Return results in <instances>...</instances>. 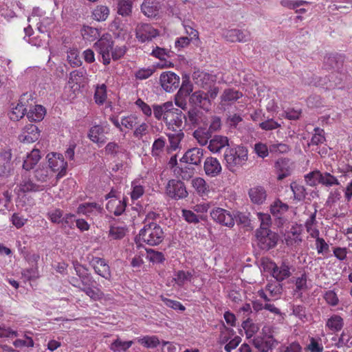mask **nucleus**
<instances>
[{
    "label": "nucleus",
    "instance_id": "obj_21",
    "mask_svg": "<svg viewBox=\"0 0 352 352\" xmlns=\"http://www.w3.org/2000/svg\"><path fill=\"white\" fill-rule=\"evenodd\" d=\"M248 195L251 201L257 205L263 204L267 198L265 190L262 186H254L249 190Z\"/></svg>",
    "mask_w": 352,
    "mask_h": 352
},
{
    "label": "nucleus",
    "instance_id": "obj_31",
    "mask_svg": "<svg viewBox=\"0 0 352 352\" xmlns=\"http://www.w3.org/2000/svg\"><path fill=\"white\" fill-rule=\"evenodd\" d=\"M94 210L100 212L102 210V208L95 202L83 203L77 208V212L78 214L89 215Z\"/></svg>",
    "mask_w": 352,
    "mask_h": 352
},
{
    "label": "nucleus",
    "instance_id": "obj_64",
    "mask_svg": "<svg viewBox=\"0 0 352 352\" xmlns=\"http://www.w3.org/2000/svg\"><path fill=\"white\" fill-rule=\"evenodd\" d=\"M192 91V85L188 80H184L181 87L179 88L177 94L182 97L187 98L190 96V93Z\"/></svg>",
    "mask_w": 352,
    "mask_h": 352
},
{
    "label": "nucleus",
    "instance_id": "obj_40",
    "mask_svg": "<svg viewBox=\"0 0 352 352\" xmlns=\"http://www.w3.org/2000/svg\"><path fill=\"white\" fill-rule=\"evenodd\" d=\"M288 208L287 204L280 200H276L271 205L270 211L274 216L280 217L288 210Z\"/></svg>",
    "mask_w": 352,
    "mask_h": 352
},
{
    "label": "nucleus",
    "instance_id": "obj_20",
    "mask_svg": "<svg viewBox=\"0 0 352 352\" xmlns=\"http://www.w3.org/2000/svg\"><path fill=\"white\" fill-rule=\"evenodd\" d=\"M126 199L123 198L122 200L120 199H112L109 200L107 205V209L114 214L116 216L121 215L126 210Z\"/></svg>",
    "mask_w": 352,
    "mask_h": 352
},
{
    "label": "nucleus",
    "instance_id": "obj_10",
    "mask_svg": "<svg viewBox=\"0 0 352 352\" xmlns=\"http://www.w3.org/2000/svg\"><path fill=\"white\" fill-rule=\"evenodd\" d=\"M136 38L142 43L152 40L158 36V30L148 23L138 24L135 28Z\"/></svg>",
    "mask_w": 352,
    "mask_h": 352
},
{
    "label": "nucleus",
    "instance_id": "obj_18",
    "mask_svg": "<svg viewBox=\"0 0 352 352\" xmlns=\"http://www.w3.org/2000/svg\"><path fill=\"white\" fill-rule=\"evenodd\" d=\"M160 9V3L156 0H144L141 5L142 13L150 18H154L157 16Z\"/></svg>",
    "mask_w": 352,
    "mask_h": 352
},
{
    "label": "nucleus",
    "instance_id": "obj_32",
    "mask_svg": "<svg viewBox=\"0 0 352 352\" xmlns=\"http://www.w3.org/2000/svg\"><path fill=\"white\" fill-rule=\"evenodd\" d=\"M133 342L130 341H122L120 338H117L110 345V349L113 352H125L129 349Z\"/></svg>",
    "mask_w": 352,
    "mask_h": 352
},
{
    "label": "nucleus",
    "instance_id": "obj_12",
    "mask_svg": "<svg viewBox=\"0 0 352 352\" xmlns=\"http://www.w3.org/2000/svg\"><path fill=\"white\" fill-rule=\"evenodd\" d=\"M162 88L167 92H172L179 87V77L172 72H163L160 78Z\"/></svg>",
    "mask_w": 352,
    "mask_h": 352
},
{
    "label": "nucleus",
    "instance_id": "obj_2",
    "mask_svg": "<svg viewBox=\"0 0 352 352\" xmlns=\"http://www.w3.org/2000/svg\"><path fill=\"white\" fill-rule=\"evenodd\" d=\"M224 160L228 168L233 170L236 166L243 164L248 160V151L244 147L227 148L224 153Z\"/></svg>",
    "mask_w": 352,
    "mask_h": 352
},
{
    "label": "nucleus",
    "instance_id": "obj_19",
    "mask_svg": "<svg viewBox=\"0 0 352 352\" xmlns=\"http://www.w3.org/2000/svg\"><path fill=\"white\" fill-rule=\"evenodd\" d=\"M276 340L272 337L257 336L253 339V344L260 352H268L272 349Z\"/></svg>",
    "mask_w": 352,
    "mask_h": 352
},
{
    "label": "nucleus",
    "instance_id": "obj_62",
    "mask_svg": "<svg viewBox=\"0 0 352 352\" xmlns=\"http://www.w3.org/2000/svg\"><path fill=\"white\" fill-rule=\"evenodd\" d=\"M20 190L23 192L38 190V186L30 179H24L20 184Z\"/></svg>",
    "mask_w": 352,
    "mask_h": 352
},
{
    "label": "nucleus",
    "instance_id": "obj_9",
    "mask_svg": "<svg viewBox=\"0 0 352 352\" xmlns=\"http://www.w3.org/2000/svg\"><path fill=\"white\" fill-rule=\"evenodd\" d=\"M282 286L277 283H269L264 289H260L257 292L258 296L265 302H270L278 299L282 294Z\"/></svg>",
    "mask_w": 352,
    "mask_h": 352
},
{
    "label": "nucleus",
    "instance_id": "obj_58",
    "mask_svg": "<svg viewBox=\"0 0 352 352\" xmlns=\"http://www.w3.org/2000/svg\"><path fill=\"white\" fill-rule=\"evenodd\" d=\"M67 60L73 67H79L82 64V61L78 56V52L76 50H72L68 52Z\"/></svg>",
    "mask_w": 352,
    "mask_h": 352
},
{
    "label": "nucleus",
    "instance_id": "obj_14",
    "mask_svg": "<svg viewBox=\"0 0 352 352\" xmlns=\"http://www.w3.org/2000/svg\"><path fill=\"white\" fill-rule=\"evenodd\" d=\"M40 137V131L38 128L33 124H27L19 136V140L23 143H32L38 140Z\"/></svg>",
    "mask_w": 352,
    "mask_h": 352
},
{
    "label": "nucleus",
    "instance_id": "obj_42",
    "mask_svg": "<svg viewBox=\"0 0 352 352\" xmlns=\"http://www.w3.org/2000/svg\"><path fill=\"white\" fill-rule=\"evenodd\" d=\"M107 99V87L104 84L97 85L94 94V100L96 104H102Z\"/></svg>",
    "mask_w": 352,
    "mask_h": 352
},
{
    "label": "nucleus",
    "instance_id": "obj_47",
    "mask_svg": "<svg viewBox=\"0 0 352 352\" xmlns=\"http://www.w3.org/2000/svg\"><path fill=\"white\" fill-rule=\"evenodd\" d=\"M12 150L3 148L0 151V163L13 168Z\"/></svg>",
    "mask_w": 352,
    "mask_h": 352
},
{
    "label": "nucleus",
    "instance_id": "obj_37",
    "mask_svg": "<svg viewBox=\"0 0 352 352\" xmlns=\"http://www.w3.org/2000/svg\"><path fill=\"white\" fill-rule=\"evenodd\" d=\"M80 290L94 301L100 300L104 297V293L95 285L94 287H82Z\"/></svg>",
    "mask_w": 352,
    "mask_h": 352
},
{
    "label": "nucleus",
    "instance_id": "obj_39",
    "mask_svg": "<svg viewBox=\"0 0 352 352\" xmlns=\"http://www.w3.org/2000/svg\"><path fill=\"white\" fill-rule=\"evenodd\" d=\"M81 34L84 39L89 41H93L100 36L99 30L90 26H83L81 30Z\"/></svg>",
    "mask_w": 352,
    "mask_h": 352
},
{
    "label": "nucleus",
    "instance_id": "obj_17",
    "mask_svg": "<svg viewBox=\"0 0 352 352\" xmlns=\"http://www.w3.org/2000/svg\"><path fill=\"white\" fill-rule=\"evenodd\" d=\"M95 272L107 280L111 277L110 267L104 258L96 257L91 261Z\"/></svg>",
    "mask_w": 352,
    "mask_h": 352
},
{
    "label": "nucleus",
    "instance_id": "obj_25",
    "mask_svg": "<svg viewBox=\"0 0 352 352\" xmlns=\"http://www.w3.org/2000/svg\"><path fill=\"white\" fill-rule=\"evenodd\" d=\"M46 113V110L42 105H34L27 112V117L30 122H40L41 121Z\"/></svg>",
    "mask_w": 352,
    "mask_h": 352
},
{
    "label": "nucleus",
    "instance_id": "obj_52",
    "mask_svg": "<svg viewBox=\"0 0 352 352\" xmlns=\"http://www.w3.org/2000/svg\"><path fill=\"white\" fill-rule=\"evenodd\" d=\"M51 171L48 167L39 166L34 172V177L37 181L44 182L49 178Z\"/></svg>",
    "mask_w": 352,
    "mask_h": 352
},
{
    "label": "nucleus",
    "instance_id": "obj_33",
    "mask_svg": "<svg viewBox=\"0 0 352 352\" xmlns=\"http://www.w3.org/2000/svg\"><path fill=\"white\" fill-rule=\"evenodd\" d=\"M319 184L327 187L339 186L340 184L338 178L328 172L321 173Z\"/></svg>",
    "mask_w": 352,
    "mask_h": 352
},
{
    "label": "nucleus",
    "instance_id": "obj_54",
    "mask_svg": "<svg viewBox=\"0 0 352 352\" xmlns=\"http://www.w3.org/2000/svg\"><path fill=\"white\" fill-rule=\"evenodd\" d=\"M290 150L289 146L284 143L276 142L270 145V152L276 154H283Z\"/></svg>",
    "mask_w": 352,
    "mask_h": 352
},
{
    "label": "nucleus",
    "instance_id": "obj_30",
    "mask_svg": "<svg viewBox=\"0 0 352 352\" xmlns=\"http://www.w3.org/2000/svg\"><path fill=\"white\" fill-rule=\"evenodd\" d=\"M194 170V168L190 166V165L185 164L184 166L175 167L173 171L177 177H181L184 180H188L192 177Z\"/></svg>",
    "mask_w": 352,
    "mask_h": 352
},
{
    "label": "nucleus",
    "instance_id": "obj_57",
    "mask_svg": "<svg viewBox=\"0 0 352 352\" xmlns=\"http://www.w3.org/2000/svg\"><path fill=\"white\" fill-rule=\"evenodd\" d=\"M321 172L319 170H314L305 176L307 184L311 186H316L319 184Z\"/></svg>",
    "mask_w": 352,
    "mask_h": 352
},
{
    "label": "nucleus",
    "instance_id": "obj_1",
    "mask_svg": "<svg viewBox=\"0 0 352 352\" xmlns=\"http://www.w3.org/2000/svg\"><path fill=\"white\" fill-rule=\"evenodd\" d=\"M164 237L165 234L161 226L155 222H151L144 225L135 239L137 242L155 246L160 244Z\"/></svg>",
    "mask_w": 352,
    "mask_h": 352
},
{
    "label": "nucleus",
    "instance_id": "obj_6",
    "mask_svg": "<svg viewBox=\"0 0 352 352\" xmlns=\"http://www.w3.org/2000/svg\"><path fill=\"white\" fill-rule=\"evenodd\" d=\"M267 268L271 271V274L277 281L281 282L289 278L292 273L291 266L287 261H283L280 265L275 262L270 261Z\"/></svg>",
    "mask_w": 352,
    "mask_h": 352
},
{
    "label": "nucleus",
    "instance_id": "obj_13",
    "mask_svg": "<svg viewBox=\"0 0 352 352\" xmlns=\"http://www.w3.org/2000/svg\"><path fill=\"white\" fill-rule=\"evenodd\" d=\"M225 38L230 42H248L251 38V33L248 30L231 29L223 33Z\"/></svg>",
    "mask_w": 352,
    "mask_h": 352
},
{
    "label": "nucleus",
    "instance_id": "obj_53",
    "mask_svg": "<svg viewBox=\"0 0 352 352\" xmlns=\"http://www.w3.org/2000/svg\"><path fill=\"white\" fill-rule=\"evenodd\" d=\"M221 225L232 227L234 225V216L230 211L221 208Z\"/></svg>",
    "mask_w": 352,
    "mask_h": 352
},
{
    "label": "nucleus",
    "instance_id": "obj_56",
    "mask_svg": "<svg viewBox=\"0 0 352 352\" xmlns=\"http://www.w3.org/2000/svg\"><path fill=\"white\" fill-rule=\"evenodd\" d=\"M316 239V248L318 254L327 253L329 250V246L324 239L318 236L314 238Z\"/></svg>",
    "mask_w": 352,
    "mask_h": 352
},
{
    "label": "nucleus",
    "instance_id": "obj_35",
    "mask_svg": "<svg viewBox=\"0 0 352 352\" xmlns=\"http://www.w3.org/2000/svg\"><path fill=\"white\" fill-rule=\"evenodd\" d=\"M242 327L245 331L246 338L248 339L252 338L259 329L258 325L249 318L243 322Z\"/></svg>",
    "mask_w": 352,
    "mask_h": 352
},
{
    "label": "nucleus",
    "instance_id": "obj_45",
    "mask_svg": "<svg viewBox=\"0 0 352 352\" xmlns=\"http://www.w3.org/2000/svg\"><path fill=\"white\" fill-rule=\"evenodd\" d=\"M192 274L190 272L179 270L175 273L174 280L179 285H183L186 281H191Z\"/></svg>",
    "mask_w": 352,
    "mask_h": 352
},
{
    "label": "nucleus",
    "instance_id": "obj_8",
    "mask_svg": "<svg viewBox=\"0 0 352 352\" xmlns=\"http://www.w3.org/2000/svg\"><path fill=\"white\" fill-rule=\"evenodd\" d=\"M29 100H33V95L32 93L26 92L21 95L18 104L14 107H12L10 113L11 120H19L24 116L25 113H27V107L29 104Z\"/></svg>",
    "mask_w": 352,
    "mask_h": 352
},
{
    "label": "nucleus",
    "instance_id": "obj_61",
    "mask_svg": "<svg viewBox=\"0 0 352 352\" xmlns=\"http://www.w3.org/2000/svg\"><path fill=\"white\" fill-rule=\"evenodd\" d=\"M86 74L85 70L83 69H76L72 72L69 74V80L76 84L81 83L82 79Z\"/></svg>",
    "mask_w": 352,
    "mask_h": 352
},
{
    "label": "nucleus",
    "instance_id": "obj_16",
    "mask_svg": "<svg viewBox=\"0 0 352 352\" xmlns=\"http://www.w3.org/2000/svg\"><path fill=\"white\" fill-rule=\"evenodd\" d=\"M203 149L199 148H192L188 149L184 156L181 158V163L198 165L200 164L203 157Z\"/></svg>",
    "mask_w": 352,
    "mask_h": 352
},
{
    "label": "nucleus",
    "instance_id": "obj_50",
    "mask_svg": "<svg viewBox=\"0 0 352 352\" xmlns=\"http://www.w3.org/2000/svg\"><path fill=\"white\" fill-rule=\"evenodd\" d=\"M243 94L233 89H228L223 91V99L226 101L234 102L241 98Z\"/></svg>",
    "mask_w": 352,
    "mask_h": 352
},
{
    "label": "nucleus",
    "instance_id": "obj_26",
    "mask_svg": "<svg viewBox=\"0 0 352 352\" xmlns=\"http://www.w3.org/2000/svg\"><path fill=\"white\" fill-rule=\"evenodd\" d=\"M191 184L195 192L201 197L208 196L210 189L206 182L201 177H197L192 179Z\"/></svg>",
    "mask_w": 352,
    "mask_h": 352
},
{
    "label": "nucleus",
    "instance_id": "obj_55",
    "mask_svg": "<svg viewBox=\"0 0 352 352\" xmlns=\"http://www.w3.org/2000/svg\"><path fill=\"white\" fill-rule=\"evenodd\" d=\"M166 144V140L163 137L156 139L152 146V155L153 156H158L163 151Z\"/></svg>",
    "mask_w": 352,
    "mask_h": 352
},
{
    "label": "nucleus",
    "instance_id": "obj_29",
    "mask_svg": "<svg viewBox=\"0 0 352 352\" xmlns=\"http://www.w3.org/2000/svg\"><path fill=\"white\" fill-rule=\"evenodd\" d=\"M40 158L41 155L39 150L33 149L24 160L23 168L26 170H31L38 163Z\"/></svg>",
    "mask_w": 352,
    "mask_h": 352
},
{
    "label": "nucleus",
    "instance_id": "obj_38",
    "mask_svg": "<svg viewBox=\"0 0 352 352\" xmlns=\"http://www.w3.org/2000/svg\"><path fill=\"white\" fill-rule=\"evenodd\" d=\"M309 343L307 345L306 349L310 352H322L324 346L321 338L309 337Z\"/></svg>",
    "mask_w": 352,
    "mask_h": 352
},
{
    "label": "nucleus",
    "instance_id": "obj_51",
    "mask_svg": "<svg viewBox=\"0 0 352 352\" xmlns=\"http://www.w3.org/2000/svg\"><path fill=\"white\" fill-rule=\"evenodd\" d=\"M138 342L146 348H155L160 344V340L156 336H144L138 339Z\"/></svg>",
    "mask_w": 352,
    "mask_h": 352
},
{
    "label": "nucleus",
    "instance_id": "obj_28",
    "mask_svg": "<svg viewBox=\"0 0 352 352\" xmlns=\"http://www.w3.org/2000/svg\"><path fill=\"white\" fill-rule=\"evenodd\" d=\"M173 107L172 102H166L162 104H153V111L154 117L157 120H164V118L166 117V113H168L170 108Z\"/></svg>",
    "mask_w": 352,
    "mask_h": 352
},
{
    "label": "nucleus",
    "instance_id": "obj_60",
    "mask_svg": "<svg viewBox=\"0 0 352 352\" xmlns=\"http://www.w3.org/2000/svg\"><path fill=\"white\" fill-rule=\"evenodd\" d=\"M254 150L258 157L265 158L269 155L270 146L268 147L264 143L258 142L254 144Z\"/></svg>",
    "mask_w": 352,
    "mask_h": 352
},
{
    "label": "nucleus",
    "instance_id": "obj_44",
    "mask_svg": "<svg viewBox=\"0 0 352 352\" xmlns=\"http://www.w3.org/2000/svg\"><path fill=\"white\" fill-rule=\"evenodd\" d=\"M94 19L98 21H105L109 14V10L105 6H98L94 10Z\"/></svg>",
    "mask_w": 352,
    "mask_h": 352
},
{
    "label": "nucleus",
    "instance_id": "obj_3",
    "mask_svg": "<svg viewBox=\"0 0 352 352\" xmlns=\"http://www.w3.org/2000/svg\"><path fill=\"white\" fill-rule=\"evenodd\" d=\"M255 236L258 245L263 250L274 248L278 241V234L271 230L258 228L256 230Z\"/></svg>",
    "mask_w": 352,
    "mask_h": 352
},
{
    "label": "nucleus",
    "instance_id": "obj_5",
    "mask_svg": "<svg viewBox=\"0 0 352 352\" xmlns=\"http://www.w3.org/2000/svg\"><path fill=\"white\" fill-rule=\"evenodd\" d=\"M167 195L175 200L185 199L188 195V192L183 182L179 179H170L166 186Z\"/></svg>",
    "mask_w": 352,
    "mask_h": 352
},
{
    "label": "nucleus",
    "instance_id": "obj_24",
    "mask_svg": "<svg viewBox=\"0 0 352 352\" xmlns=\"http://www.w3.org/2000/svg\"><path fill=\"white\" fill-rule=\"evenodd\" d=\"M49 167L53 172H58L57 177H61L66 173L67 163L63 160L54 159L53 157L48 158Z\"/></svg>",
    "mask_w": 352,
    "mask_h": 352
},
{
    "label": "nucleus",
    "instance_id": "obj_46",
    "mask_svg": "<svg viewBox=\"0 0 352 352\" xmlns=\"http://www.w3.org/2000/svg\"><path fill=\"white\" fill-rule=\"evenodd\" d=\"M126 234V230L124 227L110 226L109 231V237L113 240H118L122 239Z\"/></svg>",
    "mask_w": 352,
    "mask_h": 352
},
{
    "label": "nucleus",
    "instance_id": "obj_48",
    "mask_svg": "<svg viewBox=\"0 0 352 352\" xmlns=\"http://www.w3.org/2000/svg\"><path fill=\"white\" fill-rule=\"evenodd\" d=\"M176 132V133L168 134L170 146L173 149H176L178 147L180 142L184 137L182 130H177Z\"/></svg>",
    "mask_w": 352,
    "mask_h": 352
},
{
    "label": "nucleus",
    "instance_id": "obj_23",
    "mask_svg": "<svg viewBox=\"0 0 352 352\" xmlns=\"http://www.w3.org/2000/svg\"><path fill=\"white\" fill-rule=\"evenodd\" d=\"M275 168L278 173V179L282 180L291 174L292 168L289 160L287 159H279L276 162Z\"/></svg>",
    "mask_w": 352,
    "mask_h": 352
},
{
    "label": "nucleus",
    "instance_id": "obj_4",
    "mask_svg": "<svg viewBox=\"0 0 352 352\" xmlns=\"http://www.w3.org/2000/svg\"><path fill=\"white\" fill-rule=\"evenodd\" d=\"M184 120H186V116L181 109L175 108L173 104L166 117L164 118V122L168 129L173 131L182 130Z\"/></svg>",
    "mask_w": 352,
    "mask_h": 352
},
{
    "label": "nucleus",
    "instance_id": "obj_63",
    "mask_svg": "<svg viewBox=\"0 0 352 352\" xmlns=\"http://www.w3.org/2000/svg\"><path fill=\"white\" fill-rule=\"evenodd\" d=\"M147 253L150 261L153 263H162L165 260L164 255L161 252L150 249L147 250Z\"/></svg>",
    "mask_w": 352,
    "mask_h": 352
},
{
    "label": "nucleus",
    "instance_id": "obj_36",
    "mask_svg": "<svg viewBox=\"0 0 352 352\" xmlns=\"http://www.w3.org/2000/svg\"><path fill=\"white\" fill-rule=\"evenodd\" d=\"M133 0H118V14L122 16H129L132 11V5Z\"/></svg>",
    "mask_w": 352,
    "mask_h": 352
},
{
    "label": "nucleus",
    "instance_id": "obj_41",
    "mask_svg": "<svg viewBox=\"0 0 352 352\" xmlns=\"http://www.w3.org/2000/svg\"><path fill=\"white\" fill-rule=\"evenodd\" d=\"M202 112L196 107H192L188 111V118L192 126H197L201 120Z\"/></svg>",
    "mask_w": 352,
    "mask_h": 352
},
{
    "label": "nucleus",
    "instance_id": "obj_27",
    "mask_svg": "<svg viewBox=\"0 0 352 352\" xmlns=\"http://www.w3.org/2000/svg\"><path fill=\"white\" fill-rule=\"evenodd\" d=\"M326 327L333 332H338L344 327V320L338 314H333L326 321Z\"/></svg>",
    "mask_w": 352,
    "mask_h": 352
},
{
    "label": "nucleus",
    "instance_id": "obj_22",
    "mask_svg": "<svg viewBox=\"0 0 352 352\" xmlns=\"http://www.w3.org/2000/svg\"><path fill=\"white\" fill-rule=\"evenodd\" d=\"M204 170L209 177H216L220 173V163L212 157H207L204 162Z\"/></svg>",
    "mask_w": 352,
    "mask_h": 352
},
{
    "label": "nucleus",
    "instance_id": "obj_34",
    "mask_svg": "<svg viewBox=\"0 0 352 352\" xmlns=\"http://www.w3.org/2000/svg\"><path fill=\"white\" fill-rule=\"evenodd\" d=\"M316 214H311L309 219L305 222V228L307 232L309 233L311 237L315 238L320 235V232L316 226Z\"/></svg>",
    "mask_w": 352,
    "mask_h": 352
},
{
    "label": "nucleus",
    "instance_id": "obj_43",
    "mask_svg": "<svg viewBox=\"0 0 352 352\" xmlns=\"http://www.w3.org/2000/svg\"><path fill=\"white\" fill-rule=\"evenodd\" d=\"M140 123L139 118L135 115L124 116L121 119V124L127 129H133Z\"/></svg>",
    "mask_w": 352,
    "mask_h": 352
},
{
    "label": "nucleus",
    "instance_id": "obj_59",
    "mask_svg": "<svg viewBox=\"0 0 352 352\" xmlns=\"http://www.w3.org/2000/svg\"><path fill=\"white\" fill-rule=\"evenodd\" d=\"M257 217L261 222L259 228H263V230H270V227L272 224V219L269 214L258 212Z\"/></svg>",
    "mask_w": 352,
    "mask_h": 352
},
{
    "label": "nucleus",
    "instance_id": "obj_49",
    "mask_svg": "<svg viewBox=\"0 0 352 352\" xmlns=\"http://www.w3.org/2000/svg\"><path fill=\"white\" fill-rule=\"evenodd\" d=\"M290 187L293 192L294 197L295 199L301 201L305 197V189L302 186L299 185L296 182H292L290 185Z\"/></svg>",
    "mask_w": 352,
    "mask_h": 352
},
{
    "label": "nucleus",
    "instance_id": "obj_7",
    "mask_svg": "<svg viewBox=\"0 0 352 352\" xmlns=\"http://www.w3.org/2000/svg\"><path fill=\"white\" fill-rule=\"evenodd\" d=\"M113 47V41L104 36H102L94 45L95 50L101 55L102 63L105 65L110 63V52H112Z\"/></svg>",
    "mask_w": 352,
    "mask_h": 352
},
{
    "label": "nucleus",
    "instance_id": "obj_11",
    "mask_svg": "<svg viewBox=\"0 0 352 352\" xmlns=\"http://www.w3.org/2000/svg\"><path fill=\"white\" fill-rule=\"evenodd\" d=\"M189 103L192 106V107L197 108V107H199L207 111L210 109L212 106V103L208 94L200 90L192 93L190 96Z\"/></svg>",
    "mask_w": 352,
    "mask_h": 352
},
{
    "label": "nucleus",
    "instance_id": "obj_15",
    "mask_svg": "<svg viewBox=\"0 0 352 352\" xmlns=\"http://www.w3.org/2000/svg\"><path fill=\"white\" fill-rule=\"evenodd\" d=\"M107 133V131L105 132L104 126L97 124L91 127L88 133V138L91 141L100 146L107 142V138L104 134Z\"/></svg>",
    "mask_w": 352,
    "mask_h": 352
}]
</instances>
